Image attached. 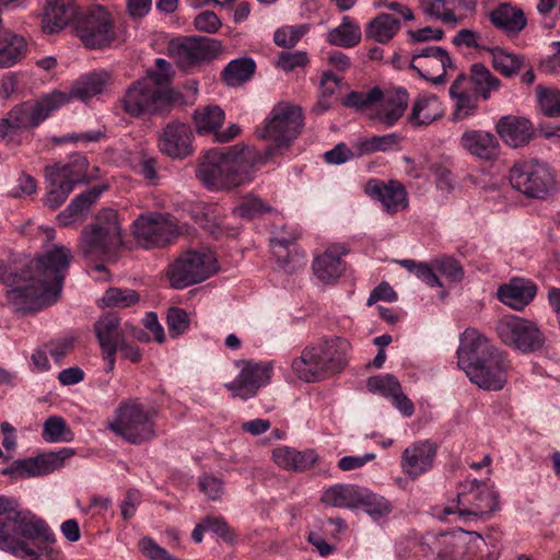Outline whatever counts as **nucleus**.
<instances>
[{"label":"nucleus","mask_w":560,"mask_h":560,"mask_svg":"<svg viewBox=\"0 0 560 560\" xmlns=\"http://www.w3.org/2000/svg\"><path fill=\"white\" fill-rule=\"evenodd\" d=\"M72 253L55 245L36 258H13L0 265V281L15 311L30 313L57 302Z\"/></svg>","instance_id":"nucleus-1"},{"label":"nucleus","mask_w":560,"mask_h":560,"mask_svg":"<svg viewBox=\"0 0 560 560\" xmlns=\"http://www.w3.org/2000/svg\"><path fill=\"white\" fill-rule=\"evenodd\" d=\"M459 144L471 155L486 161L495 158L499 147L495 136L483 130H466Z\"/></svg>","instance_id":"nucleus-32"},{"label":"nucleus","mask_w":560,"mask_h":560,"mask_svg":"<svg viewBox=\"0 0 560 560\" xmlns=\"http://www.w3.org/2000/svg\"><path fill=\"white\" fill-rule=\"evenodd\" d=\"M217 270L212 252H188L170 265L167 277L174 289H184L211 277Z\"/></svg>","instance_id":"nucleus-10"},{"label":"nucleus","mask_w":560,"mask_h":560,"mask_svg":"<svg viewBox=\"0 0 560 560\" xmlns=\"http://www.w3.org/2000/svg\"><path fill=\"white\" fill-rule=\"evenodd\" d=\"M166 322L168 332L173 338L184 334L189 327L188 314L179 307H172L168 310Z\"/></svg>","instance_id":"nucleus-62"},{"label":"nucleus","mask_w":560,"mask_h":560,"mask_svg":"<svg viewBox=\"0 0 560 560\" xmlns=\"http://www.w3.org/2000/svg\"><path fill=\"white\" fill-rule=\"evenodd\" d=\"M144 79L150 80L155 88L170 89L167 85L173 79L172 65L163 58L155 59V68L148 70Z\"/></svg>","instance_id":"nucleus-57"},{"label":"nucleus","mask_w":560,"mask_h":560,"mask_svg":"<svg viewBox=\"0 0 560 560\" xmlns=\"http://www.w3.org/2000/svg\"><path fill=\"white\" fill-rule=\"evenodd\" d=\"M500 352L489 340L474 328H467L460 335V345L457 349L458 366L468 373L476 365L482 363L488 357Z\"/></svg>","instance_id":"nucleus-19"},{"label":"nucleus","mask_w":560,"mask_h":560,"mask_svg":"<svg viewBox=\"0 0 560 560\" xmlns=\"http://www.w3.org/2000/svg\"><path fill=\"white\" fill-rule=\"evenodd\" d=\"M370 194L380 200L390 214L397 213L408 206L407 191L397 180H389L387 184L377 183L370 187Z\"/></svg>","instance_id":"nucleus-35"},{"label":"nucleus","mask_w":560,"mask_h":560,"mask_svg":"<svg viewBox=\"0 0 560 560\" xmlns=\"http://www.w3.org/2000/svg\"><path fill=\"white\" fill-rule=\"evenodd\" d=\"M409 67L435 85L443 84L448 71L455 69L450 54L440 46H427L416 51Z\"/></svg>","instance_id":"nucleus-17"},{"label":"nucleus","mask_w":560,"mask_h":560,"mask_svg":"<svg viewBox=\"0 0 560 560\" xmlns=\"http://www.w3.org/2000/svg\"><path fill=\"white\" fill-rule=\"evenodd\" d=\"M497 332L504 345L523 353L538 351L545 345V336L538 326L515 315H504L497 324Z\"/></svg>","instance_id":"nucleus-14"},{"label":"nucleus","mask_w":560,"mask_h":560,"mask_svg":"<svg viewBox=\"0 0 560 560\" xmlns=\"http://www.w3.org/2000/svg\"><path fill=\"white\" fill-rule=\"evenodd\" d=\"M492 57V68L504 78H514L525 67V56L508 51L502 47L488 48Z\"/></svg>","instance_id":"nucleus-42"},{"label":"nucleus","mask_w":560,"mask_h":560,"mask_svg":"<svg viewBox=\"0 0 560 560\" xmlns=\"http://www.w3.org/2000/svg\"><path fill=\"white\" fill-rule=\"evenodd\" d=\"M361 40V28L350 16L345 15L341 23L326 35V42L332 46L352 48Z\"/></svg>","instance_id":"nucleus-41"},{"label":"nucleus","mask_w":560,"mask_h":560,"mask_svg":"<svg viewBox=\"0 0 560 560\" xmlns=\"http://www.w3.org/2000/svg\"><path fill=\"white\" fill-rule=\"evenodd\" d=\"M121 244L118 214L113 209H104L95 222L82 230L79 249L85 259L109 261L116 258Z\"/></svg>","instance_id":"nucleus-5"},{"label":"nucleus","mask_w":560,"mask_h":560,"mask_svg":"<svg viewBox=\"0 0 560 560\" xmlns=\"http://www.w3.org/2000/svg\"><path fill=\"white\" fill-rule=\"evenodd\" d=\"M438 446L430 440L417 441L405 448L401 455V469L411 479H417L433 467Z\"/></svg>","instance_id":"nucleus-22"},{"label":"nucleus","mask_w":560,"mask_h":560,"mask_svg":"<svg viewBox=\"0 0 560 560\" xmlns=\"http://www.w3.org/2000/svg\"><path fill=\"white\" fill-rule=\"evenodd\" d=\"M77 15V8L67 0H49L42 19V28L47 34L61 31Z\"/></svg>","instance_id":"nucleus-34"},{"label":"nucleus","mask_w":560,"mask_h":560,"mask_svg":"<svg viewBox=\"0 0 560 560\" xmlns=\"http://www.w3.org/2000/svg\"><path fill=\"white\" fill-rule=\"evenodd\" d=\"M273 154L254 147L235 144L226 150L211 149L198 161L196 178L211 191H230L250 183L259 167Z\"/></svg>","instance_id":"nucleus-2"},{"label":"nucleus","mask_w":560,"mask_h":560,"mask_svg":"<svg viewBox=\"0 0 560 560\" xmlns=\"http://www.w3.org/2000/svg\"><path fill=\"white\" fill-rule=\"evenodd\" d=\"M537 95L539 106L546 116H560V91L538 86Z\"/></svg>","instance_id":"nucleus-58"},{"label":"nucleus","mask_w":560,"mask_h":560,"mask_svg":"<svg viewBox=\"0 0 560 560\" xmlns=\"http://www.w3.org/2000/svg\"><path fill=\"white\" fill-rule=\"evenodd\" d=\"M382 96L383 90L378 86H374L368 92L351 91L343 97L342 105L349 108L362 110L376 105L378 101H381Z\"/></svg>","instance_id":"nucleus-51"},{"label":"nucleus","mask_w":560,"mask_h":560,"mask_svg":"<svg viewBox=\"0 0 560 560\" xmlns=\"http://www.w3.org/2000/svg\"><path fill=\"white\" fill-rule=\"evenodd\" d=\"M361 499L362 500L360 501V506H364L366 513L374 520L386 516L392 512V504L384 497L362 489Z\"/></svg>","instance_id":"nucleus-52"},{"label":"nucleus","mask_w":560,"mask_h":560,"mask_svg":"<svg viewBox=\"0 0 560 560\" xmlns=\"http://www.w3.org/2000/svg\"><path fill=\"white\" fill-rule=\"evenodd\" d=\"M18 508L19 504L13 499L0 549L28 560H57L56 536L51 528L43 518Z\"/></svg>","instance_id":"nucleus-3"},{"label":"nucleus","mask_w":560,"mask_h":560,"mask_svg":"<svg viewBox=\"0 0 560 560\" xmlns=\"http://www.w3.org/2000/svg\"><path fill=\"white\" fill-rule=\"evenodd\" d=\"M221 25V20L212 11H202L194 20L195 28L203 33L214 34Z\"/></svg>","instance_id":"nucleus-64"},{"label":"nucleus","mask_w":560,"mask_h":560,"mask_svg":"<svg viewBox=\"0 0 560 560\" xmlns=\"http://www.w3.org/2000/svg\"><path fill=\"white\" fill-rule=\"evenodd\" d=\"M401 137L398 133L374 136L363 142L365 152L389 151L399 148Z\"/></svg>","instance_id":"nucleus-60"},{"label":"nucleus","mask_w":560,"mask_h":560,"mask_svg":"<svg viewBox=\"0 0 560 560\" xmlns=\"http://www.w3.org/2000/svg\"><path fill=\"white\" fill-rule=\"evenodd\" d=\"M271 368L268 364L246 362L236 378L226 383L225 388L233 397L247 400L267 385L270 380Z\"/></svg>","instance_id":"nucleus-21"},{"label":"nucleus","mask_w":560,"mask_h":560,"mask_svg":"<svg viewBox=\"0 0 560 560\" xmlns=\"http://www.w3.org/2000/svg\"><path fill=\"white\" fill-rule=\"evenodd\" d=\"M509 369L510 361L506 354L500 351L494 352L492 357H488V359L476 365L466 375L482 389L500 390L506 383Z\"/></svg>","instance_id":"nucleus-20"},{"label":"nucleus","mask_w":560,"mask_h":560,"mask_svg":"<svg viewBox=\"0 0 560 560\" xmlns=\"http://www.w3.org/2000/svg\"><path fill=\"white\" fill-rule=\"evenodd\" d=\"M103 192V188H92L78 195L70 205L58 214L57 221L60 226H69L74 222L85 218L90 207L97 200Z\"/></svg>","instance_id":"nucleus-37"},{"label":"nucleus","mask_w":560,"mask_h":560,"mask_svg":"<svg viewBox=\"0 0 560 560\" xmlns=\"http://www.w3.org/2000/svg\"><path fill=\"white\" fill-rule=\"evenodd\" d=\"M168 49L178 67L189 69L200 62L218 58L222 52V44L214 38L191 36L171 42Z\"/></svg>","instance_id":"nucleus-16"},{"label":"nucleus","mask_w":560,"mask_h":560,"mask_svg":"<svg viewBox=\"0 0 560 560\" xmlns=\"http://www.w3.org/2000/svg\"><path fill=\"white\" fill-rule=\"evenodd\" d=\"M302 125V110L299 106L279 103L266 118L259 136L272 141L277 149L287 148L298 137Z\"/></svg>","instance_id":"nucleus-12"},{"label":"nucleus","mask_w":560,"mask_h":560,"mask_svg":"<svg viewBox=\"0 0 560 560\" xmlns=\"http://www.w3.org/2000/svg\"><path fill=\"white\" fill-rule=\"evenodd\" d=\"M69 103V97L60 91L43 95L35 102H23L14 106L8 114L9 121L21 138L24 130L33 129L46 120L49 115Z\"/></svg>","instance_id":"nucleus-11"},{"label":"nucleus","mask_w":560,"mask_h":560,"mask_svg":"<svg viewBox=\"0 0 560 560\" xmlns=\"http://www.w3.org/2000/svg\"><path fill=\"white\" fill-rule=\"evenodd\" d=\"M156 409L145 406L140 398L122 399L106 428L132 445L150 442L156 436Z\"/></svg>","instance_id":"nucleus-4"},{"label":"nucleus","mask_w":560,"mask_h":560,"mask_svg":"<svg viewBox=\"0 0 560 560\" xmlns=\"http://www.w3.org/2000/svg\"><path fill=\"white\" fill-rule=\"evenodd\" d=\"M470 80L474 83L476 94L485 101L489 100L491 93L498 91L501 86L500 79L481 62L471 65Z\"/></svg>","instance_id":"nucleus-44"},{"label":"nucleus","mask_w":560,"mask_h":560,"mask_svg":"<svg viewBox=\"0 0 560 560\" xmlns=\"http://www.w3.org/2000/svg\"><path fill=\"white\" fill-rule=\"evenodd\" d=\"M75 455V451L71 447H61L56 452H47L40 454L35 458L36 469L39 476H45L54 472L55 470L61 468L66 460Z\"/></svg>","instance_id":"nucleus-49"},{"label":"nucleus","mask_w":560,"mask_h":560,"mask_svg":"<svg viewBox=\"0 0 560 560\" xmlns=\"http://www.w3.org/2000/svg\"><path fill=\"white\" fill-rule=\"evenodd\" d=\"M175 101L172 89L155 88L148 79L132 82L119 100L121 109L135 118L165 115L171 112Z\"/></svg>","instance_id":"nucleus-6"},{"label":"nucleus","mask_w":560,"mask_h":560,"mask_svg":"<svg viewBox=\"0 0 560 560\" xmlns=\"http://www.w3.org/2000/svg\"><path fill=\"white\" fill-rule=\"evenodd\" d=\"M497 491L486 482L470 479L460 482L454 506H446L443 515L457 513L463 521L488 520L499 508Z\"/></svg>","instance_id":"nucleus-7"},{"label":"nucleus","mask_w":560,"mask_h":560,"mask_svg":"<svg viewBox=\"0 0 560 560\" xmlns=\"http://www.w3.org/2000/svg\"><path fill=\"white\" fill-rule=\"evenodd\" d=\"M74 31L83 45L90 49L106 47L116 38L113 16L102 5H94L78 14Z\"/></svg>","instance_id":"nucleus-9"},{"label":"nucleus","mask_w":560,"mask_h":560,"mask_svg":"<svg viewBox=\"0 0 560 560\" xmlns=\"http://www.w3.org/2000/svg\"><path fill=\"white\" fill-rule=\"evenodd\" d=\"M433 268L450 282H459L464 278V269L460 262L450 256L434 258Z\"/></svg>","instance_id":"nucleus-56"},{"label":"nucleus","mask_w":560,"mask_h":560,"mask_svg":"<svg viewBox=\"0 0 560 560\" xmlns=\"http://www.w3.org/2000/svg\"><path fill=\"white\" fill-rule=\"evenodd\" d=\"M398 264L408 270L410 273H413L419 280L424 282L427 285L431 288H442L443 283L441 282L435 268H433V259L430 264L424 261H417L413 259H402L399 260Z\"/></svg>","instance_id":"nucleus-50"},{"label":"nucleus","mask_w":560,"mask_h":560,"mask_svg":"<svg viewBox=\"0 0 560 560\" xmlns=\"http://www.w3.org/2000/svg\"><path fill=\"white\" fill-rule=\"evenodd\" d=\"M26 52V42L10 32L0 33V68H10L21 61Z\"/></svg>","instance_id":"nucleus-43"},{"label":"nucleus","mask_w":560,"mask_h":560,"mask_svg":"<svg viewBox=\"0 0 560 560\" xmlns=\"http://www.w3.org/2000/svg\"><path fill=\"white\" fill-rule=\"evenodd\" d=\"M133 235L144 248L163 247L178 234L170 217L159 212L140 214L132 224Z\"/></svg>","instance_id":"nucleus-15"},{"label":"nucleus","mask_w":560,"mask_h":560,"mask_svg":"<svg viewBox=\"0 0 560 560\" xmlns=\"http://www.w3.org/2000/svg\"><path fill=\"white\" fill-rule=\"evenodd\" d=\"M497 132L510 147L518 148L527 144L535 131L533 124L520 116H504L497 124Z\"/></svg>","instance_id":"nucleus-28"},{"label":"nucleus","mask_w":560,"mask_h":560,"mask_svg":"<svg viewBox=\"0 0 560 560\" xmlns=\"http://www.w3.org/2000/svg\"><path fill=\"white\" fill-rule=\"evenodd\" d=\"M466 79L465 74H458L450 88V96L454 102L452 120L455 122L474 116L478 109V95L469 94L463 89Z\"/></svg>","instance_id":"nucleus-36"},{"label":"nucleus","mask_w":560,"mask_h":560,"mask_svg":"<svg viewBox=\"0 0 560 560\" xmlns=\"http://www.w3.org/2000/svg\"><path fill=\"white\" fill-rule=\"evenodd\" d=\"M536 293V284L524 278H514L498 289L499 300L516 311H521L528 305Z\"/></svg>","instance_id":"nucleus-29"},{"label":"nucleus","mask_w":560,"mask_h":560,"mask_svg":"<svg viewBox=\"0 0 560 560\" xmlns=\"http://www.w3.org/2000/svg\"><path fill=\"white\" fill-rule=\"evenodd\" d=\"M509 179L514 189L538 199L546 198L555 183L548 165L537 160L515 163L510 170Z\"/></svg>","instance_id":"nucleus-13"},{"label":"nucleus","mask_w":560,"mask_h":560,"mask_svg":"<svg viewBox=\"0 0 560 560\" xmlns=\"http://www.w3.org/2000/svg\"><path fill=\"white\" fill-rule=\"evenodd\" d=\"M194 133L189 125L172 121L164 128L159 148L162 153L173 159H185L192 153Z\"/></svg>","instance_id":"nucleus-24"},{"label":"nucleus","mask_w":560,"mask_h":560,"mask_svg":"<svg viewBox=\"0 0 560 560\" xmlns=\"http://www.w3.org/2000/svg\"><path fill=\"white\" fill-rule=\"evenodd\" d=\"M400 30V21L390 14H380L370 22L365 34L366 37L374 38L376 42L385 44L389 42Z\"/></svg>","instance_id":"nucleus-45"},{"label":"nucleus","mask_w":560,"mask_h":560,"mask_svg":"<svg viewBox=\"0 0 560 560\" xmlns=\"http://www.w3.org/2000/svg\"><path fill=\"white\" fill-rule=\"evenodd\" d=\"M374 119L385 127H393L404 115L408 105V93L405 89L383 91L378 101Z\"/></svg>","instance_id":"nucleus-27"},{"label":"nucleus","mask_w":560,"mask_h":560,"mask_svg":"<svg viewBox=\"0 0 560 560\" xmlns=\"http://www.w3.org/2000/svg\"><path fill=\"white\" fill-rule=\"evenodd\" d=\"M110 75L106 71L101 72H92L85 75H82L72 86L69 94L65 93L69 101L71 98H78L82 102H86L94 97L97 94H101L108 81Z\"/></svg>","instance_id":"nucleus-38"},{"label":"nucleus","mask_w":560,"mask_h":560,"mask_svg":"<svg viewBox=\"0 0 560 560\" xmlns=\"http://www.w3.org/2000/svg\"><path fill=\"white\" fill-rule=\"evenodd\" d=\"M366 386L370 392L378 393L384 397L392 398L401 388L400 383L393 374L371 376Z\"/></svg>","instance_id":"nucleus-55"},{"label":"nucleus","mask_w":560,"mask_h":560,"mask_svg":"<svg viewBox=\"0 0 560 560\" xmlns=\"http://www.w3.org/2000/svg\"><path fill=\"white\" fill-rule=\"evenodd\" d=\"M256 63L252 58L232 60L223 69L222 80L229 86H236L248 81L255 73Z\"/></svg>","instance_id":"nucleus-46"},{"label":"nucleus","mask_w":560,"mask_h":560,"mask_svg":"<svg viewBox=\"0 0 560 560\" xmlns=\"http://www.w3.org/2000/svg\"><path fill=\"white\" fill-rule=\"evenodd\" d=\"M107 307H129L139 301V294L131 289L109 288L102 298Z\"/></svg>","instance_id":"nucleus-54"},{"label":"nucleus","mask_w":560,"mask_h":560,"mask_svg":"<svg viewBox=\"0 0 560 560\" xmlns=\"http://www.w3.org/2000/svg\"><path fill=\"white\" fill-rule=\"evenodd\" d=\"M224 112L217 105L198 108L194 113L196 131L199 135L214 132L224 121Z\"/></svg>","instance_id":"nucleus-47"},{"label":"nucleus","mask_w":560,"mask_h":560,"mask_svg":"<svg viewBox=\"0 0 560 560\" xmlns=\"http://www.w3.org/2000/svg\"><path fill=\"white\" fill-rule=\"evenodd\" d=\"M444 107L439 97L431 93L418 95L408 115V121L413 127H423L442 118Z\"/></svg>","instance_id":"nucleus-31"},{"label":"nucleus","mask_w":560,"mask_h":560,"mask_svg":"<svg viewBox=\"0 0 560 560\" xmlns=\"http://www.w3.org/2000/svg\"><path fill=\"white\" fill-rule=\"evenodd\" d=\"M291 368L304 382L319 381L329 372L319 346L304 348L301 355L292 361Z\"/></svg>","instance_id":"nucleus-26"},{"label":"nucleus","mask_w":560,"mask_h":560,"mask_svg":"<svg viewBox=\"0 0 560 560\" xmlns=\"http://www.w3.org/2000/svg\"><path fill=\"white\" fill-rule=\"evenodd\" d=\"M308 31L307 24L283 26L275 32L273 42L279 47L292 48Z\"/></svg>","instance_id":"nucleus-53"},{"label":"nucleus","mask_w":560,"mask_h":560,"mask_svg":"<svg viewBox=\"0 0 560 560\" xmlns=\"http://www.w3.org/2000/svg\"><path fill=\"white\" fill-rule=\"evenodd\" d=\"M348 249L342 245H331L323 254L313 260V270L317 279L323 283H330L337 280L345 271L342 256Z\"/></svg>","instance_id":"nucleus-25"},{"label":"nucleus","mask_w":560,"mask_h":560,"mask_svg":"<svg viewBox=\"0 0 560 560\" xmlns=\"http://www.w3.org/2000/svg\"><path fill=\"white\" fill-rule=\"evenodd\" d=\"M423 8L428 15L434 16L443 23L455 25L458 22L455 13L445 8V0H424Z\"/></svg>","instance_id":"nucleus-61"},{"label":"nucleus","mask_w":560,"mask_h":560,"mask_svg":"<svg viewBox=\"0 0 560 560\" xmlns=\"http://www.w3.org/2000/svg\"><path fill=\"white\" fill-rule=\"evenodd\" d=\"M319 348L329 372H340L348 364L351 345L347 339L335 337L325 340Z\"/></svg>","instance_id":"nucleus-39"},{"label":"nucleus","mask_w":560,"mask_h":560,"mask_svg":"<svg viewBox=\"0 0 560 560\" xmlns=\"http://www.w3.org/2000/svg\"><path fill=\"white\" fill-rule=\"evenodd\" d=\"M89 161L81 154H73L67 163H57L45 168L48 191L44 205L55 210L59 208L73 190L74 186L88 178Z\"/></svg>","instance_id":"nucleus-8"},{"label":"nucleus","mask_w":560,"mask_h":560,"mask_svg":"<svg viewBox=\"0 0 560 560\" xmlns=\"http://www.w3.org/2000/svg\"><path fill=\"white\" fill-rule=\"evenodd\" d=\"M42 438L48 443H69L74 433L62 417L51 416L43 424Z\"/></svg>","instance_id":"nucleus-48"},{"label":"nucleus","mask_w":560,"mask_h":560,"mask_svg":"<svg viewBox=\"0 0 560 560\" xmlns=\"http://www.w3.org/2000/svg\"><path fill=\"white\" fill-rule=\"evenodd\" d=\"M1 474L3 476H9L12 479L38 477V471L36 469V462L34 457H30L26 459H16L12 462V464L9 467L2 469Z\"/></svg>","instance_id":"nucleus-59"},{"label":"nucleus","mask_w":560,"mask_h":560,"mask_svg":"<svg viewBox=\"0 0 560 560\" xmlns=\"http://www.w3.org/2000/svg\"><path fill=\"white\" fill-rule=\"evenodd\" d=\"M361 490L353 485H335L323 492L320 500L335 508L357 509L362 500Z\"/></svg>","instance_id":"nucleus-40"},{"label":"nucleus","mask_w":560,"mask_h":560,"mask_svg":"<svg viewBox=\"0 0 560 560\" xmlns=\"http://www.w3.org/2000/svg\"><path fill=\"white\" fill-rule=\"evenodd\" d=\"M270 211L271 207L265 205L261 199L256 197L245 198L236 208L238 215L245 219H254Z\"/></svg>","instance_id":"nucleus-63"},{"label":"nucleus","mask_w":560,"mask_h":560,"mask_svg":"<svg viewBox=\"0 0 560 560\" xmlns=\"http://www.w3.org/2000/svg\"><path fill=\"white\" fill-rule=\"evenodd\" d=\"M128 328L127 324L121 326L120 318L115 313H106L95 322L94 332L106 362V372L114 370L119 342L125 338Z\"/></svg>","instance_id":"nucleus-18"},{"label":"nucleus","mask_w":560,"mask_h":560,"mask_svg":"<svg viewBox=\"0 0 560 560\" xmlns=\"http://www.w3.org/2000/svg\"><path fill=\"white\" fill-rule=\"evenodd\" d=\"M466 532L427 534L422 547L427 546L438 560H463L466 555Z\"/></svg>","instance_id":"nucleus-23"},{"label":"nucleus","mask_w":560,"mask_h":560,"mask_svg":"<svg viewBox=\"0 0 560 560\" xmlns=\"http://www.w3.org/2000/svg\"><path fill=\"white\" fill-rule=\"evenodd\" d=\"M489 19L508 37L517 36L527 24L523 10L511 3L499 4L490 12Z\"/></svg>","instance_id":"nucleus-30"},{"label":"nucleus","mask_w":560,"mask_h":560,"mask_svg":"<svg viewBox=\"0 0 560 560\" xmlns=\"http://www.w3.org/2000/svg\"><path fill=\"white\" fill-rule=\"evenodd\" d=\"M272 459L283 469L303 472L317 463L318 456L314 450L299 451L290 446H279L272 451Z\"/></svg>","instance_id":"nucleus-33"}]
</instances>
